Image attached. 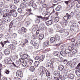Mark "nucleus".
Instances as JSON below:
<instances>
[{
  "label": "nucleus",
  "mask_w": 80,
  "mask_h": 80,
  "mask_svg": "<svg viewBox=\"0 0 80 80\" xmlns=\"http://www.w3.org/2000/svg\"><path fill=\"white\" fill-rule=\"evenodd\" d=\"M49 44V42L48 41H45L43 43V47H46V46H47Z\"/></svg>",
  "instance_id": "nucleus-20"
},
{
  "label": "nucleus",
  "mask_w": 80,
  "mask_h": 80,
  "mask_svg": "<svg viewBox=\"0 0 80 80\" xmlns=\"http://www.w3.org/2000/svg\"><path fill=\"white\" fill-rule=\"evenodd\" d=\"M16 75L17 77H21V76L22 75V71L21 70H19L17 71L16 72Z\"/></svg>",
  "instance_id": "nucleus-7"
},
{
  "label": "nucleus",
  "mask_w": 80,
  "mask_h": 80,
  "mask_svg": "<svg viewBox=\"0 0 80 80\" xmlns=\"http://www.w3.org/2000/svg\"><path fill=\"white\" fill-rule=\"evenodd\" d=\"M68 24V22L67 21H65L63 22V25H67Z\"/></svg>",
  "instance_id": "nucleus-57"
},
{
  "label": "nucleus",
  "mask_w": 80,
  "mask_h": 80,
  "mask_svg": "<svg viewBox=\"0 0 80 80\" xmlns=\"http://www.w3.org/2000/svg\"><path fill=\"white\" fill-rule=\"evenodd\" d=\"M54 56L59 57V56L60 55V54L58 51H55L54 52Z\"/></svg>",
  "instance_id": "nucleus-16"
},
{
  "label": "nucleus",
  "mask_w": 80,
  "mask_h": 80,
  "mask_svg": "<svg viewBox=\"0 0 80 80\" xmlns=\"http://www.w3.org/2000/svg\"><path fill=\"white\" fill-rule=\"evenodd\" d=\"M40 1L41 3H44L45 2V0H40Z\"/></svg>",
  "instance_id": "nucleus-64"
},
{
  "label": "nucleus",
  "mask_w": 80,
  "mask_h": 80,
  "mask_svg": "<svg viewBox=\"0 0 80 80\" xmlns=\"http://www.w3.org/2000/svg\"><path fill=\"white\" fill-rule=\"evenodd\" d=\"M25 62H26V63H28V64L30 65H32V63H33V60H30L29 59L27 58L25 59Z\"/></svg>",
  "instance_id": "nucleus-4"
},
{
  "label": "nucleus",
  "mask_w": 80,
  "mask_h": 80,
  "mask_svg": "<svg viewBox=\"0 0 80 80\" xmlns=\"http://www.w3.org/2000/svg\"><path fill=\"white\" fill-rule=\"evenodd\" d=\"M48 32L50 33H52L53 32V30L52 28H50L48 29Z\"/></svg>",
  "instance_id": "nucleus-53"
},
{
  "label": "nucleus",
  "mask_w": 80,
  "mask_h": 80,
  "mask_svg": "<svg viewBox=\"0 0 80 80\" xmlns=\"http://www.w3.org/2000/svg\"><path fill=\"white\" fill-rule=\"evenodd\" d=\"M56 59H52L51 60V62L52 63H54L56 61Z\"/></svg>",
  "instance_id": "nucleus-52"
},
{
  "label": "nucleus",
  "mask_w": 80,
  "mask_h": 80,
  "mask_svg": "<svg viewBox=\"0 0 80 80\" xmlns=\"http://www.w3.org/2000/svg\"><path fill=\"white\" fill-rule=\"evenodd\" d=\"M39 72H41L40 73V75L42 77L44 76L45 75V68L43 67H41L39 68Z\"/></svg>",
  "instance_id": "nucleus-2"
},
{
  "label": "nucleus",
  "mask_w": 80,
  "mask_h": 80,
  "mask_svg": "<svg viewBox=\"0 0 80 80\" xmlns=\"http://www.w3.org/2000/svg\"><path fill=\"white\" fill-rule=\"evenodd\" d=\"M21 30L22 32H25L27 31V29L24 27H22L21 28Z\"/></svg>",
  "instance_id": "nucleus-39"
},
{
  "label": "nucleus",
  "mask_w": 80,
  "mask_h": 80,
  "mask_svg": "<svg viewBox=\"0 0 80 80\" xmlns=\"http://www.w3.org/2000/svg\"><path fill=\"white\" fill-rule=\"evenodd\" d=\"M55 40L57 42H58L60 41V36L57 35H56L55 36Z\"/></svg>",
  "instance_id": "nucleus-15"
},
{
  "label": "nucleus",
  "mask_w": 80,
  "mask_h": 80,
  "mask_svg": "<svg viewBox=\"0 0 80 80\" xmlns=\"http://www.w3.org/2000/svg\"><path fill=\"white\" fill-rule=\"evenodd\" d=\"M61 10V7H60V6H58L56 8L55 10L56 11H59Z\"/></svg>",
  "instance_id": "nucleus-43"
},
{
  "label": "nucleus",
  "mask_w": 80,
  "mask_h": 80,
  "mask_svg": "<svg viewBox=\"0 0 80 80\" xmlns=\"http://www.w3.org/2000/svg\"><path fill=\"white\" fill-rule=\"evenodd\" d=\"M74 16V13H73V12H72L70 13V15H69V16L70 17V18H71V17H73Z\"/></svg>",
  "instance_id": "nucleus-49"
},
{
  "label": "nucleus",
  "mask_w": 80,
  "mask_h": 80,
  "mask_svg": "<svg viewBox=\"0 0 80 80\" xmlns=\"http://www.w3.org/2000/svg\"><path fill=\"white\" fill-rule=\"evenodd\" d=\"M10 8H12V9H15V8H16L17 7H16V6H15V5H12L10 6Z\"/></svg>",
  "instance_id": "nucleus-46"
},
{
  "label": "nucleus",
  "mask_w": 80,
  "mask_h": 80,
  "mask_svg": "<svg viewBox=\"0 0 80 80\" xmlns=\"http://www.w3.org/2000/svg\"><path fill=\"white\" fill-rule=\"evenodd\" d=\"M53 21L52 20H49L48 21L46 22V24L48 26L49 25H52V24H53Z\"/></svg>",
  "instance_id": "nucleus-11"
},
{
  "label": "nucleus",
  "mask_w": 80,
  "mask_h": 80,
  "mask_svg": "<svg viewBox=\"0 0 80 80\" xmlns=\"http://www.w3.org/2000/svg\"><path fill=\"white\" fill-rule=\"evenodd\" d=\"M20 0H14V3H18L19 2Z\"/></svg>",
  "instance_id": "nucleus-61"
},
{
  "label": "nucleus",
  "mask_w": 80,
  "mask_h": 80,
  "mask_svg": "<svg viewBox=\"0 0 80 80\" xmlns=\"http://www.w3.org/2000/svg\"><path fill=\"white\" fill-rule=\"evenodd\" d=\"M9 12L8 9H5L3 11V14H7Z\"/></svg>",
  "instance_id": "nucleus-42"
},
{
  "label": "nucleus",
  "mask_w": 80,
  "mask_h": 80,
  "mask_svg": "<svg viewBox=\"0 0 80 80\" xmlns=\"http://www.w3.org/2000/svg\"><path fill=\"white\" fill-rule=\"evenodd\" d=\"M69 18H70V15L68 14V13H66V15L65 16L63 17V19L64 20L66 21H67V20H68Z\"/></svg>",
  "instance_id": "nucleus-5"
},
{
  "label": "nucleus",
  "mask_w": 80,
  "mask_h": 80,
  "mask_svg": "<svg viewBox=\"0 0 80 80\" xmlns=\"http://www.w3.org/2000/svg\"><path fill=\"white\" fill-rule=\"evenodd\" d=\"M44 58L45 56L44 55L41 56L39 57V60L40 62H42V61H43L44 59Z\"/></svg>",
  "instance_id": "nucleus-18"
},
{
  "label": "nucleus",
  "mask_w": 80,
  "mask_h": 80,
  "mask_svg": "<svg viewBox=\"0 0 80 80\" xmlns=\"http://www.w3.org/2000/svg\"><path fill=\"white\" fill-rule=\"evenodd\" d=\"M67 49H68V50H70V51H72V47L70 46H68V48Z\"/></svg>",
  "instance_id": "nucleus-50"
},
{
  "label": "nucleus",
  "mask_w": 80,
  "mask_h": 80,
  "mask_svg": "<svg viewBox=\"0 0 80 80\" xmlns=\"http://www.w3.org/2000/svg\"><path fill=\"white\" fill-rule=\"evenodd\" d=\"M1 80H8V79L6 77H4L2 78Z\"/></svg>",
  "instance_id": "nucleus-62"
},
{
  "label": "nucleus",
  "mask_w": 80,
  "mask_h": 80,
  "mask_svg": "<svg viewBox=\"0 0 80 80\" xmlns=\"http://www.w3.org/2000/svg\"><path fill=\"white\" fill-rule=\"evenodd\" d=\"M50 15V13L48 12H45V16L47 17H49Z\"/></svg>",
  "instance_id": "nucleus-37"
},
{
  "label": "nucleus",
  "mask_w": 80,
  "mask_h": 80,
  "mask_svg": "<svg viewBox=\"0 0 80 80\" xmlns=\"http://www.w3.org/2000/svg\"><path fill=\"white\" fill-rule=\"evenodd\" d=\"M32 7L34 10H35L36 8H37V6L36 4L33 3V4H32Z\"/></svg>",
  "instance_id": "nucleus-34"
},
{
  "label": "nucleus",
  "mask_w": 80,
  "mask_h": 80,
  "mask_svg": "<svg viewBox=\"0 0 80 80\" xmlns=\"http://www.w3.org/2000/svg\"><path fill=\"white\" fill-rule=\"evenodd\" d=\"M40 64V62L38 61H36L34 63V65L35 66H38Z\"/></svg>",
  "instance_id": "nucleus-41"
},
{
  "label": "nucleus",
  "mask_w": 80,
  "mask_h": 80,
  "mask_svg": "<svg viewBox=\"0 0 80 80\" xmlns=\"http://www.w3.org/2000/svg\"><path fill=\"white\" fill-rule=\"evenodd\" d=\"M44 37V35L43 34H40L39 36V38L41 40H42Z\"/></svg>",
  "instance_id": "nucleus-25"
},
{
  "label": "nucleus",
  "mask_w": 80,
  "mask_h": 80,
  "mask_svg": "<svg viewBox=\"0 0 80 80\" xmlns=\"http://www.w3.org/2000/svg\"><path fill=\"white\" fill-rule=\"evenodd\" d=\"M22 65L23 67H26V66H27V67H28V66L30 64H28L27 62H25L22 63Z\"/></svg>",
  "instance_id": "nucleus-24"
},
{
  "label": "nucleus",
  "mask_w": 80,
  "mask_h": 80,
  "mask_svg": "<svg viewBox=\"0 0 80 80\" xmlns=\"http://www.w3.org/2000/svg\"><path fill=\"white\" fill-rule=\"evenodd\" d=\"M64 68V67H63V65H59L58 66V69L60 71H62V70H63Z\"/></svg>",
  "instance_id": "nucleus-22"
},
{
  "label": "nucleus",
  "mask_w": 80,
  "mask_h": 80,
  "mask_svg": "<svg viewBox=\"0 0 80 80\" xmlns=\"http://www.w3.org/2000/svg\"><path fill=\"white\" fill-rule=\"evenodd\" d=\"M65 52L66 54H67L68 55H69V54H70V53H71V51L67 49L66 50Z\"/></svg>",
  "instance_id": "nucleus-31"
},
{
  "label": "nucleus",
  "mask_w": 80,
  "mask_h": 80,
  "mask_svg": "<svg viewBox=\"0 0 80 80\" xmlns=\"http://www.w3.org/2000/svg\"><path fill=\"white\" fill-rule=\"evenodd\" d=\"M60 54L63 57H65L66 55V53L65 51H61L60 52Z\"/></svg>",
  "instance_id": "nucleus-21"
},
{
  "label": "nucleus",
  "mask_w": 80,
  "mask_h": 80,
  "mask_svg": "<svg viewBox=\"0 0 80 80\" xmlns=\"http://www.w3.org/2000/svg\"><path fill=\"white\" fill-rule=\"evenodd\" d=\"M69 78L70 79H73L74 78V75L72 74H70L69 76Z\"/></svg>",
  "instance_id": "nucleus-33"
},
{
  "label": "nucleus",
  "mask_w": 80,
  "mask_h": 80,
  "mask_svg": "<svg viewBox=\"0 0 80 80\" xmlns=\"http://www.w3.org/2000/svg\"><path fill=\"white\" fill-rule=\"evenodd\" d=\"M12 12H13V10H11L10 12L7 14L8 15V18H10V17H12Z\"/></svg>",
  "instance_id": "nucleus-14"
},
{
  "label": "nucleus",
  "mask_w": 80,
  "mask_h": 80,
  "mask_svg": "<svg viewBox=\"0 0 80 80\" xmlns=\"http://www.w3.org/2000/svg\"><path fill=\"white\" fill-rule=\"evenodd\" d=\"M19 60H20V62H22V63H23L24 62V59H23L22 58H20Z\"/></svg>",
  "instance_id": "nucleus-59"
},
{
  "label": "nucleus",
  "mask_w": 80,
  "mask_h": 80,
  "mask_svg": "<svg viewBox=\"0 0 80 80\" xmlns=\"http://www.w3.org/2000/svg\"><path fill=\"white\" fill-rule=\"evenodd\" d=\"M65 48V45H63L61 46V50H63Z\"/></svg>",
  "instance_id": "nucleus-56"
},
{
  "label": "nucleus",
  "mask_w": 80,
  "mask_h": 80,
  "mask_svg": "<svg viewBox=\"0 0 80 80\" xmlns=\"http://www.w3.org/2000/svg\"><path fill=\"white\" fill-rule=\"evenodd\" d=\"M12 15L13 17H16L17 16V12H16L13 11V12L12 13Z\"/></svg>",
  "instance_id": "nucleus-17"
},
{
  "label": "nucleus",
  "mask_w": 80,
  "mask_h": 80,
  "mask_svg": "<svg viewBox=\"0 0 80 80\" xmlns=\"http://www.w3.org/2000/svg\"><path fill=\"white\" fill-rule=\"evenodd\" d=\"M35 2L34 0H31L30 2L29 3V5L30 6H32L33 4V3Z\"/></svg>",
  "instance_id": "nucleus-45"
},
{
  "label": "nucleus",
  "mask_w": 80,
  "mask_h": 80,
  "mask_svg": "<svg viewBox=\"0 0 80 80\" xmlns=\"http://www.w3.org/2000/svg\"><path fill=\"white\" fill-rule=\"evenodd\" d=\"M37 19L35 21V23H39L40 22L41 19H43V17L41 16H37Z\"/></svg>",
  "instance_id": "nucleus-3"
},
{
  "label": "nucleus",
  "mask_w": 80,
  "mask_h": 80,
  "mask_svg": "<svg viewBox=\"0 0 80 80\" xmlns=\"http://www.w3.org/2000/svg\"><path fill=\"white\" fill-rule=\"evenodd\" d=\"M73 62L71 61H69L67 64V66L68 67H71V68H73L75 67L76 65H77V62H78L77 59L76 58H74L72 60Z\"/></svg>",
  "instance_id": "nucleus-1"
},
{
  "label": "nucleus",
  "mask_w": 80,
  "mask_h": 80,
  "mask_svg": "<svg viewBox=\"0 0 80 80\" xmlns=\"http://www.w3.org/2000/svg\"><path fill=\"white\" fill-rule=\"evenodd\" d=\"M58 61L59 62H62L63 61V59L62 57L59 58L58 59Z\"/></svg>",
  "instance_id": "nucleus-36"
},
{
  "label": "nucleus",
  "mask_w": 80,
  "mask_h": 80,
  "mask_svg": "<svg viewBox=\"0 0 80 80\" xmlns=\"http://www.w3.org/2000/svg\"><path fill=\"white\" fill-rule=\"evenodd\" d=\"M31 65H29L28 66V69L31 72H34V70H35V68L33 66H31Z\"/></svg>",
  "instance_id": "nucleus-6"
},
{
  "label": "nucleus",
  "mask_w": 80,
  "mask_h": 80,
  "mask_svg": "<svg viewBox=\"0 0 80 80\" xmlns=\"http://www.w3.org/2000/svg\"><path fill=\"white\" fill-rule=\"evenodd\" d=\"M10 50L8 48L6 49L4 51V53L6 55H8L10 54Z\"/></svg>",
  "instance_id": "nucleus-8"
},
{
  "label": "nucleus",
  "mask_w": 80,
  "mask_h": 80,
  "mask_svg": "<svg viewBox=\"0 0 80 80\" xmlns=\"http://www.w3.org/2000/svg\"><path fill=\"white\" fill-rule=\"evenodd\" d=\"M30 23L29 22H27L25 23V25H30Z\"/></svg>",
  "instance_id": "nucleus-63"
},
{
  "label": "nucleus",
  "mask_w": 80,
  "mask_h": 80,
  "mask_svg": "<svg viewBox=\"0 0 80 80\" xmlns=\"http://www.w3.org/2000/svg\"><path fill=\"white\" fill-rule=\"evenodd\" d=\"M18 11L19 13H22V8H19L18 9Z\"/></svg>",
  "instance_id": "nucleus-55"
},
{
  "label": "nucleus",
  "mask_w": 80,
  "mask_h": 80,
  "mask_svg": "<svg viewBox=\"0 0 80 80\" xmlns=\"http://www.w3.org/2000/svg\"><path fill=\"white\" fill-rule=\"evenodd\" d=\"M72 51L73 53H75L77 52V49L76 48H73L72 50Z\"/></svg>",
  "instance_id": "nucleus-23"
},
{
  "label": "nucleus",
  "mask_w": 80,
  "mask_h": 80,
  "mask_svg": "<svg viewBox=\"0 0 80 80\" xmlns=\"http://www.w3.org/2000/svg\"><path fill=\"white\" fill-rule=\"evenodd\" d=\"M60 72L58 71H55L54 72V75L55 76H58L60 75Z\"/></svg>",
  "instance_id": "nucleus-19"
},
{
  "label": "nucleus",
  "mask_w": 80,
  "mask_h": 80,
  "mask_svg": "<svg viewBox=\"0 0 80 80\" xmlns=\"http://www.w3.org/2000/svg\"><path fill=\"white\" fill-rule=\"evenodd\" d=\"M76 74L78 77H80V71L76 70L75 72Z\"/></svg>",
  "instance_id": "nucleus-29"
},
{
  "label": "nucleus",
  "mask_w": 80,
  "mask_h": 80,
  "mask_svg": "<svg viewBox=\"0 0 80 80\" xmlns=\"http://www.w3.org/2000/svg\"><path fill=\"white\" fill-rule=\"evenodd\" d=\"M59 20H60V19L59 18V17H55V18L54 21L55 22H58V21H59Z\"/></svg>",
  "instance_id": "nucleus-26"
},
{
  "label": "nucleus",
  "mask_w": 80,
  "mask_h": 80,
  "mask_svg": "<svg viewBox=\"0 0 80 80\" xmlns=\"http://www.w3.org/2000/svg\"><path fill=\"white\" fill-rule=\"evenodd\" d=\"M17 18L18 20L20 22V21H22V20L23 17H22V16H20L19 17H18Z\"/></svg>",
  "instance_id": "nucleus-38"
},
{
  "label": "nucleus",
  "mask_w": 80,
  "mask_h": 80,
  "mask_svg": "<svg viewBox=\"0 0 80 80\" xmlns=\"http://www.w3.org/2000/svg\"><path fill=\"white\" fill-rule=\"evenodd\" d=\"M4 21L5 22H10V18H7L6 19L4 20Z\"/></svg>",
  "instance_id": "nucleus-47"
},
{
  "label": "nucleus",
  "mask_w": 80,
  "mask_h": 80,
  "mask_svg": "<svg viewBox=\"0 0 80 80\" xmlns=\"http://www.w3.org/2000/svg\"><path fill=\"white\" fill-rule=\"evenodd\" d=\"M3 14V18H8V15H7V14Z\"/></svg>",
  "instance_id": "nucleus-51"
},
{
  "label": "nucleus",
  "mask_w": 80,
  "mask_h": 80,
  "mask_svg": "<svg viewBox=\"0 0 80 80\" xmlns=\"http://www.w3.org/2000/svg\"><path fill=\"white\" fill-rule=\"evenodd\" d=\"M9 73H10V72L8 71V70H7V69L6 70V71L5 72V73H6V74H7V75H8V74Z\"/></svg>",
  "instance_id": "nucleus-58"
},
{
  "label": "nucleus",
  "mask_w": 80,
  "mask_h": 80,
  "mask_svg": "<svg viewBox=\"0 0 80 80\" xmlns=\"http://www.w3.org/2000/svg\"><path fill=\"white\" fill-rule=\"evenodd\" d=\"M5 62H7L8 64L12 63V61L11 58H7Z\"/></svg>",
  "instance_id": "nucleus-9"
},
{
  "label": "nucleus",
  "mask_w": 80,
  "mask_h": 80,
  "mask_svg": "<svg viewBox=\"0 0 80 80\" xmlns=\"http://www.w3.org/2000/svg\"><path fill=\"white\" fill-rule=\"evenodd\" d=\"M20 7L22 9H24L25 8V5L23 3H21L20 5Z\"/></svg>",
  "instance_id": "nucleus-27"
},
{
  "label": "nucleus",
  "mask_w": 80,
  "mask_h": 80,
  "mask_svg": "<svg viewBox=\"0 0 80 80\" xmlns=\"http://www.w3.org/2000/svg\"><path fill=\"white\" fill-rule=\"evenodd\" d=\"M51 65V63L50 62H48L46 64V67H49Z\"/></svg>",
  "instance_id": "nucleus-48"
},
{
  "label": "nucleus",
  "mask_w": 80,
  "mask_h": 80,
  "mask_svg": "<svg viewBox=\"0 0 80 80\" xmlns=\"http://www.w3.org/2000/svg\"><path fill=\"white\" fill-rule=\"evenodd\" d=\"M55 41V39L54 37H52L50 39V42L51 43H53Z\"/></svg>",
  "instance_id": "nucleus-28"
},
{
  "label": "nucleus",
  "mask_w": 80,
  "mask_h": 80,
  "mask_svg": "<svg viewBox=\"0 0 80 80\" xmlns=\"http://www.w3.org/2000/svg\"><path fill=\"white\" fill-rule=\"evenodd\" d=\"M68 77V75L67 74H64L63 76V79L65 80L66 78H67Z\"/></svg>",
  "instance_id": "nucleus-32"
},
{
  "label": "nucleus",
  "mask_w": 80,
  "mask_h": 80,
  "mask_svg": "<svg viewBox=\"0 0 80 80\" xmlns=\"http://www.w3.org/2000/svg\"><path fill=\"white\" fill-rule=\"evenodd\" d=\"M31 43L32 45H35L36 44H37V43H36L35 41L33 40H32L31 41Z\"/></svg>",
  "instance_id": "nucleus-35"
},
{
  "label": "nucleus",
  "mask_w": 80,
  "mask_h": 80,
  "mask_svg": "<svg viewBox=\"0 0 80 80\" xmlns=\"http://www.w3.org/2000/svg\"><path fill=\"white\" fill-rule=\"evenodd\" d=\"M34 45V48H36V49H38V47H39V44H38V43H37V44H36Z\"/></svg>",
  "instance_id": "nucleus-44"
},
{
  "label": "nucleus",
  "mask_w": 80,
  "mask_h": 80,
  "mask_svg": "<svg viewBox=\"0 0 80 80\" xmlns=\"http://www.w3.org/2000/svg\"><path fill=\"white\" fill-rule=\"evenodd\" d=\"M8 48L11 50H14L15 48V46L13 44H10L8 46Z\"/></svg>",
  "instance_id": "nucleus-13"
},
{
  "label": "nucleus",
  "mask_w": 80,
  "mask_h": 80,
  "mask_svg": "<svg viewBox=\"0 0 80 80\" xmlns=\"http://www.w3.org/2000/svg\"><path fill=\"white\" fill-rule=\"evenodd\" d=\"M72 23V26L75 27V25H76V23L75 22V21L73 20L71 21Z\"/></svg>",
  "instance_id": "nucleus-40"
},
{
  "label": "nucleus",
  "mask_w": 80,
  "mask_h": 80,
  "mask_svg": "<svg viewBox=\"0 0 80 80\" xmlns=\"http://www.w3.org/2000/svg\"><path fill=\"white\" fill-rule=\"evenodd\" d=\"M42 6L43 8H47V5L46 4H43L42 5Z\"/></svg>",
  "instance_id": "nucleus-60"
},
{
  "label": "nucleus",
  "mask_w": 80,
  "mask_h": 80,
  "mask_svg": "<svg viewBox=\"0 0 80 80\" xmlns=\"http://www.w3.org/2000/svg\"><path fill=\"white\" fill-rule=\"evenodd\" d=\"M45 24H41L40 27V28L41 30H43L45 29Z\"/></svg>",
  "instance_id": "nucleus-12"
},
{
  "label": "nucleus",
  "mask_w": 80,
  "mask_h": 80,
  "mask_svg": "<svg viewBox=\"0 0 80 80\" xmlns=\"http://www.w3.org/2000/svg\"><path fill=\"white\" fill-rule=\"evenodd\" d=\"M45 73H46V75L47 77H49L50 75V74L48 72V71L46 69H45Z\"/></svg>",
  "instance_id": "nucleus-30"
},
{
  "label": "nucleus",
  "mask_w": 80,
  "mask_h": 80,
  "mask_svg": "<svg viewBox=\"0 0 80 80\" xmlns=\"http://www.w3.org/2000/svg\"><path fill=\"white\" fill-rule=\"evenodd\" d=\"M47 17H48L46 18H45V17L43 18V19H42L44 21H47V20L48 19V18Z\"/></svg>",
  "instance_id": "nucleus-54"
},
{
  "label": "nucleus",
  "mask_w": 80,
  "mask_h": 80,
  "mask_svg": "<svg viewBox=\"0 0 80 80\" xmlns=\"http://www.w3.org/2000/svg\"><path fill=\"white\" fill-rule=\"evenodd\" d=\"M21 57H22V58L25 59L27 58L28 57V54L27 53H25L21 55Z\"/></svg>",
  "instance_id": "nucleus-10"
}]
</instances>
